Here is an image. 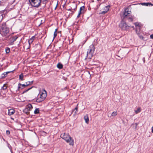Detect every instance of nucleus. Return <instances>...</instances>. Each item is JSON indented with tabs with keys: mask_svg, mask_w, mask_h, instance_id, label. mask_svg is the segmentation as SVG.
Masks as SVG:
<instances>
[{
	"mask_svg": "<svg viewBox=\"0 0 153 153\" xmlns=\"http://www.w3.org/2000/svg\"><path fill=\"white\" fill-rule=\"evenodd\" d=\"M95 48L93 44L89 46L87 50L86 58L91 59L93 56Z\"/></svg>",
	"mask_w": 153,
	"mask_h": 153,
	"instance_id": "f257e3e1",
	"label": "nucleus"
},
{
	"mask_svg": "<svg viewBox=\"0 0 153 153\" xmlns=\"http://www.w3.org/2000/svg\"><path fill=\"white\" fill-rule=\"evenodd\" d=\"M60 137L67 143H69L70 145H73V140L68 134H66L65 133L62 134H61Z\"/></svg>",
	"mask_w": 153,
	"mask_h": 153,
	"instance_id": "f03ea898",
	"label": "nucleus"
},
{
	"mask_svg": "<svg viewBox=\"0 0 153 153\" xmlns=\"http://www.w3.org/2000/svg\"><path fill=\"white\" fill-rule=\"evenodd\" d=\"M41 2V0H29L31 5L36 7H38L40 5Z\"/></svg>",
	"mask_w": 153,
	"mask_h": 153,
	"instance_id": "7ed1b4c3",
	"label": "nucleus"
},
{
	"mask_svg": "<svg viewBox=\"0 0 153 153\" xmlns=\"http://www.w3.org/2000/svg\"><path fill=\"white\" fill-rule=\"evenodd\" d=\"M9 32V30L6 25L5 24H2L1 27L0 33L2 35H4L5 34Z\"/></svg>",
	"mask_w": 153,
	"mask_h": 153,
	"instance_id": "20e7f679",
	"label": "nucleus"
},
{
	"mask_svg": "<svg viewBox=\"0 0 153 153\" xmlns=\"http://www.w3.org/2000/svg\"><path fill=\"white\" fill-rule=\"evenodd\" d=\"M119 26L123 30H127L129 29V27L126 22L123 21L121 22L119 25Z\"/></svg>",
	"mask_w": 153,
	"mask_h": 153,
	"instance_id": "39448f33",
	"label": "nucleus"
},
{
	"mask_svg": "<svg viewBox=\"0 0 153 153\" xmlns=\"http://www.w3.org/2000/svg\"><path fill=\"white\" fill-rule=\"evenodd\" d=\"M85 11V7L84 6L81 7L79 10V13L77 16V18H78L80 17L81 14H83Z\"/></svg>",
	"mask_w": 153,
	"mask_h": 153,
	"instance_id": "423d86ee",
	"label": "nucleus"
},
{
	"mask_svg": "<svg viewBox=\"0 0 153 153\" xmlns=\"http://www.w3.org/2000/svg\"><path fill=\"white\" fill-rule=\"evenodd\" d=\"M40 97L42 99V100H44L46 97L47 94L46 91L44 90L43 92L40 93Z\"/></svg>",
	"mask_w": 153,
	"mask_h": 153,
	"instance_id": "0eeeda50",
	"label": "nucleus"
},
{
	"mask_svg": "<svg viewBox=\"0 0 153 153\" xmlns=\"http://www.w3.org/2000/svg\"><path fill=\"white\" fill-rule=\"evenodd\" d=\"M18 90L19 91L20 89H23L25 87L28 86V85H25V84H22L20 83L18 84Z\"/></svg>",
	"mask_w": 153,
	"mask_h": 153,
	"instance_id": "6e6552de",
	"label": "nucleus"
},
{
	"mask_svg": "<svg viewBox=\"0 0 153 153\" xmlns=\"http://www.w3.org/2000/svg\"><path fill=\"white\" fill-rule=\"evenodd\" d=\"M129 12H129L128 9L126 8L125 9V11L123 13L124 18L127 16H129V15L130 14Z\"/></svg>",
	"mask_w": 153,
	"mask_h": 153,
	"instance_id": "1a4fd4ad",
	"label": "nucleus"
},
{
	"mask_svg": "<svg viewBox=\"0 0 153 153\" xmlns=\"http://www.w3.org/2000/svg\"><path fill=\"white\" fill-rule=\"evenodd\" d=\"M18 37L17 36H12L10 39V42L11 43L14 42L18 38Z\"/></svg>",
	"mask_w": 153,
	"mask_h": 153,
	"instance_id": "9d476101",
	"label": "nucleus"
},
{
	"mask_svg": "<svg viewBox=\"0 0 153 153\" xmlns=\"http://www.w3.org/2000/svg\"><path fill=\"white\" fill-rule=\"evenodd\" d=\"M109 7H110V6L109 5H108V6H105V8H106V9H107L106 10H104L103 11H101L100 13L101 14H104L108 12V11L109 10Z\"/></svg>",
	"mask_w": 153,
	"mask_h": 153,
	"instance_id": "9b49d317",
	"label": "nucleus"
},
{
	"mask_svg": "<svg viewBox=\"0 0 153 153\" xmlns=\"http://www.w3.org/2000/svg\"><path fill=\"white\" fill-rule=\"evenodd\" d=\"M15 110L13 109H11L8 110V115L10 116L12 114H13L15 113Z\"/></svg>",
	"mask_w": 153,
	"mask_h": 153,
	"instance_id": "f8f14e48",
	"label": "nucleus"
},
{
	"mask_svg": "<svg viewBox=\"0 0 153 153\" xmlns=\"http://www.w3.org/2000/svg\"><path fill=\"white\" fill-rule=\"evenodd\" d=\"M11 71H8L2 74L1 76V77L2 79H4L7 76L8 74L10 73Z\"/></svg>",
	"mask_w": 153,
	"mask_h": 153,
	"instance_id": "ddd939ff",
	"label": "nucleus"
},
{
	"mask_svg": "<svg viewBox=\"0 0 153 153\" xmlns=\"http://www.w3.org/2000/svg\"><path fill=\"white\" fill-rule=\"evenodd\" d=\"M35 38V36H33L29 40L28 42L29 45L32 43Z\"/></svg>",
	"mask_w": 153,
	"mask_h": 153,
	"instance_id": "4468645a",
	"label": "nucleus"
},
{
	"mask_svg": "<svg viewBox=\"0 0 153 153\" xmlns=\"http://www.w3.org/2000/svg\"><path fill=\"white\" fill-rule=\"evenodd\" d=\"M25 108L29 111H30L33 108V106L31 104H28L26 106Z\"/></svg>",
	"mask_w": 153,
	"mask_h": 153,
	"instance_id": "2eb2a0df",
	"label": "nucleus"
},
{
	"mask_svg": "<svg viewBox=\"0 0 153 153\" xmlns=\"http://www.w3.org/2000/svg\"><path fill=\"white\" fill-rule=\"evenodd\" d=\"M84 119L85 121V122L86 123H88L89 121L88 117L87 114L84 117Z\"/></svg>",
	"mask_w": 153,
	"mask_h": 153,
	"instance_id": "dca6fc26",
	"label": "nucleus"
},
{
	"mask_svg": "<svg viewBox=\"0 0 153 153\" xmlns=\"http://www.w3.org/2000/svg\"><path fill=\"white\" fill-rule=\"evenodd\" d=\"M57 67L58 68L61 69L63 68V65L62 64L59 63L57 65Z\"/></svg>",
	"mask_w": 153,
	"mask_h": 153,
	"instance_id": "f3484780",
	"label": "nucleus"
},
{
	"mask_svg": "<svg viewBox=\"0 0 153 153\" xmlns=\"http://www.w3.org/2000/svg\"><path fill=\"white\" fill-rule=\"evenodd\" d=\"M136 28H140L141 24L138 22H136L134 23Z\"/></svg>",
	"mask_w": 153,
	"mask_h": 153,
	"instance_id": "a211bd4d",
	"label": "nucleus"
},
{
	"mask_svg": "<svg viewBox=\"0 0 153 153\" xmlns=\"http://www.w3.org/2000/svg\"><path fill=\"white\" fill-rule=\"evenodd\" d=\"M78 104H77V106L76 107L74 108V109L72 111V112H74H74L75 114L77 113V111L78 109Z\"/></svg>",
	"mask_w": 153,
	"mask_h": 153,
	"instance_id": "6ab92c4d",
	"label": "nucleus"
},
{
	"mask_svg": "<svg viewBox=\"0 0 153 153\" xmlns=\"http://www.w3.org/2000/svg\"><path fill=\"white\" fill-rule=\"evenodd\" d=\"M136 33L138 35H139L140 34V28H136Z\"/></svg>",
	"mask_w": 153,
	"mask_h": 153,
	"instance_id": "aec40b11",
	"label": "nucleus"
},
{
	"mask_svg": "<svg viewBox=\"0 0 153 153\" xmlns=\"http://www.w3.org/2000/svg\"><path fill=\"white\" fill-rule=\"evenodd\" d=\"M134 18V16H131V17H129L128 18V20L129 21L132 22L133 21V19Z\"/></svg>",
	"mask_w": 153,
	"mask_h": 153,
	"instance_id": "412c9836",
	"label": "nucleus"
},
{
	"mask_svg": "<svg viewBox=\"0 0 153 153\" xmlns=\"http://www.w3.org/2000/svg\"><path fill=\"white\" fill-rule=\"evenodd\" d=\"M39 108H36L34 111V113L35 114H39Z\"/></svg>",
	"mask_w": 153,
	"mask_h": 153,
	"instance_id": "4be33fe9",
	"label": "nucleus"
},
{
	"mask_svg": "<svg viewBox=\"0 0 153 153\" xmlns=\"http://www.w3.org/2000/svg\"><path fill=\"white\" fill-rule=\"evenodd\" d=\"M43 100H42V99L40 97L36 99V101L38 102H40Z\"/></svg>",
	"mask_w": 153,
	"mask_h": 153,
	"instance_id": "5701e85b",
	"label": "nucleus"
},
{
	"mask_svg": "<svg viewBox=\"0 0 153 153\" xmlns=\"http://www.w3.org/2000/svg\"><path fill=\"white\" fill-rule=\"evenodd\" d=\"M134 111L136 114H137L138 113L140 112L141 111L140 108H138L137 110H135Z\"/></svg>",
	"mask_w": 153,
	"mask_h": 153,
	"instance_id": "b1692460",
	"label": "nucleus"
},
{
	"mask_svg": "<svg viewBox=\"0 0 153 153\" xmlns=\"http://www.w3.org/2000/svg\"><path fill=\"white\" fill-rule=\"evenodd\" d=\"M23 74L22 73L21 74L19 75V79H21L22 80H23Z\"/></svg>",
	"mask_w": 153,
	"mask_h": 153,
	"instance_id": "393cba45",
	"label": "nucleus"
},
{
	"mask_svg": "<svg viewBox=\"0 0 153 153\" xmlns=\"http://www.w3.org/2000/svg\"><path fill=\"white\" fill-rule=\"evenodd\" d=\"M29 111L26 108H25L23 110V112L25 113L26 114H29Z\"/></svg>",
	"mask_w": 153,
	"mask_h": 153,
	"instance_id": "a878e982",
	"label": "nucleus"
},
{
	"mask_svg": "<svg viewBox=\"0 0 153 153\" xmlns=\"http://www.w3.org/2000/svg\"><path fill=\"white\" fill-rule=\"evenodd\" d=\"M7 88V87L6 85V84H4V85L3 86H2L1 88V89H2L3 90H6Z\"/></svg>",
	"mask_w": 153,
	"mask_h": 153,
	"instance_id": "bb28decb",
	"label": "nucleus"
},
{
	"mask_svg": "<svg viewBox=\"0 0 153 153\" xmlns=\"http://www.w3.org/2000/svg\"><path fill=\"white\" fill-rule=\"evenodd\" d=\"M117 114V111H114L111 114V116H115Z\"/></svg>",
	"mask_w": 153,
	"mask_h": 153,
	"instance_id": "cd10ccee",
	"label": "nucleus"
},
{
	"mask_svg": "<svg viewBox=\"0 0 153 153\" xmlns=\"http://www.w3.org/2000/svg\"><path fill=\"white\" fill-rule=\"evenodd\" d=\"M5 51L7 53H9L10 51V49L8 48H7L5 49Z\"/></svg>",
	"mask_w": 153,
	"mask_h": 153,
	"instance_id": "c85d7f7f",
	"label": "nucleus"
},
{
	"mask_svg": "<svg viewBox=\"0 0 153 153\" xmlns=\"http://www.w3.org/2000/svg\"><path fill=\"white\" fill-rule=\"evenodd\" d=\"M33 81H32L31 82H26V84L25 85H28V86L29 85H31L33 83Z\"/></svg>",
	"mask_w": 153,
	"mask_h": 153,
	"instance_id": "c756f323",
	"label": "nucleus"
},
{
	"mask_svg": "<svg viewBox=\"0 0 153 153\" xmlns=\"http://www.w3.org/2000/svg\"><path fill=\"white\" fill-rule=\"evenodd\" d=\"M32 87H31L30 88H28L27 89V90H25L22 93V94H23L25 93H26V92H27L28 91H29V90H30V89H31L32 88Z\"/></svg>",
	"mask_w": 153,
	"mask_h": 153,
	"instance_id": "7c9ffc66",
	"label": "nucleus"
},
{
	"mask_svg": "<svg viewBox=\"0 0 153 153\" xmlns=\"http://www.w3.org/2000/svg\"><path fill=\"white\" fill-rule=\"evenodd\" d=\"M142 4H146V5L147 6H148L149 4H151V5H152V4H149V3H143Z\"/></svg>",
	"mask_w": 153,
	"mask_h": 153,
	"instance_id": "2f4dec72",
	"label": "nucleus"
},
{
	"mask_svg": "<svg viewBox=\"0 0 153 153\" xmlns=\"http://www.w3.org/2000/svg\"><path fill=\"white\" fill-rule=\"evenodd\" d=\"M54 39L56 36L57 35V32H54Z\"/></svg>",
	"mask_w": 153,
	"mask_h": 153,
	"instance_id": "473e14b6",
	"label": "nucleus"
},
{
	"mask_svg": "<svg viewBox=\"0 0 153 153\" xmlns=\"http://www.w3.org/2000/svg\"><path fill=\"white\" fill-rule=\"evenodd\" d=\"M138 36L140 39H143V37L142 35H140V34L139 35H138Z\"/></svg>",
	"mask_w": 153,
	"mask_h": 153,
	"instance_id": "72a5a7b5",
	"label": "nucleus"
},
{
	"mask_svg": "<svg viewBox=\"0 0 153 153\" xmlns=\"http://www.w3.org/2000/svg\"><path fill=\"white\" fill-rule=\"evenodd\" d=\"M10 132L9 130H7L6 131V134H7L9 135L10 134Z\"/></svg>",
	"mask_w": 153,
	"mask_h": 153,
	"instance_id": "f704fd0d",
	"label": "nucleus"
},
{
	"mask_svg": "<svg viewBox=\"0 0 153 153\" xmlns=\"http://www.w3.org/2000/svg\"><path fill=\"white\" fill-rule=\"evenodd\" d=\"M150 38L152 39H153V34H151L150 36Z\"/></svg>",
	"mask_w": 153,
	"mask_h": 153,
	"instance_id": "c9c22d12",
	"label": "nucleus"
},
{
	"mask_svg": "<svg viewBox=\"0 0 153 153\" xmlns=\"http://www.w3.org/2000/svg\"><path fill=\"white\" fill-rule=\"evenodd\" d=\"M134 127H135V129L136 130L137 128V126H136V125H135V126Z\"/></svg>",
	"mask_w": 153,
	"mask_h": 153,
	"instance_id": "e433bc0d",
	"label": "nucleus"
},
{
	"mask_svg": "<svg viewBox=\"0 0 153 153\" xmlns=\"http://www.w3.org/2000/svg\"><path fill=\"white\" fill-rule=\"evenodd\" d=\"M57 30H58L57 29H55V31L54 32H57Z\"/></svg>",
	"mask_w": 153,
	"mask_h": 153,
	"instance_id": "4c0bfd02",
	"label": "nucleus"
},
{
	"mask_svg": "<svg viewBox=\"0 0 153 153\" xmlns=\"http://www.w3.org/2000/svg\"><path fill=\"white\" fill-rule=\"evenodd\" d=\"M152 132L153 133V126H152Z\"/></svg>",
	"mask_w": 153,
	"mask_h": 153,
	"instance_id": "58836bf2",
	"label": "nucleus"
},
{
	"mask_svg": "<svg viewBox=\"0 0 153 153\" xmlns=\"http://www.w3.org/2000/svg\"><path fill=\"white\" fill-rule=\"evenodd\" d=\"M138 124V123H135V125H136V126H137Z\"/></svg>",
	"mask_w": 153,
	"mask_h": 153,
	"instance_id": "ea45409f",
	"label": "nucleus"
},
{
	"mask_svg": "<svg viewBox=\"0 0 153 153\" xmlns=\"http://www.w3.org/2000/svg\"><path fill=\"white\" fill-rule=\"evenodd\" d=\"M58 4V3H57V4L56 5V7L55 8V9H56V7H57Z\"/></svg>",
	"mask_w": 153,
	"mask_h": 153,
	"instance_id": "a19ab883",
	"label": "nucleus"
},
{
	"mask_svg": "<svg viewBox=\"0 0 153 153\" xmlns=\"http://www.w3.org/2000/svg\"><path fill=\"white\" fill-rule=\"evenodd\" d=\"M106 9H107L106 8H105H105H104V10H106Z\"/></svg>",
	"mask_w": 153,
	"mask_h": 153,
	"instance_id": "79ce46f5",
	"label": "nucleus"
},
{
	"mask_svg": "<svg viewBox=\"0 0 153 153\" xmlns=\"http://www.w3.org/2000/svg\"><path fill=\"white\" fill-rule=\"evenodd\" d=\"M68 10H71V9H68Z\"/></svg>",
	"mask_w": 153,
	"mask_h": 153,
	"instance_id": "37998d69",
	"label": "nucleus"
},
{
	"mask_svg": "<svg viewBox=\"0 0 153 153\" xmlns=\"http://www.w3.org/2000/svg\"><path fill=\"white\" fill-rule=\"evenodd\" d=\"M132 28H134V26L132 27Z\"/></svg>",
	"mask_w": 153,
	"mask_h": 153,
	"instance_id": "c03bdc74",
	"label": "nucleus"
},
{
	"mask_svg": "<svg viewBox=\"0 0 153 153\" xmlns=\"http://www.w3.org/2000/svg\"><path fill=\"white\" fill-rule=\"evenodd\" d=\"M134 125V124H132V125Z\"/></svg>",
	"mask_w": 153,
	"mask_h": 153,
	"instance_id": "a18cd8bd",
	"label": "nucleus"
}]
</instances>
